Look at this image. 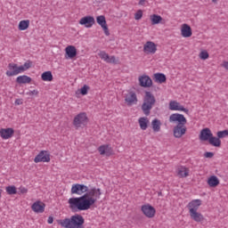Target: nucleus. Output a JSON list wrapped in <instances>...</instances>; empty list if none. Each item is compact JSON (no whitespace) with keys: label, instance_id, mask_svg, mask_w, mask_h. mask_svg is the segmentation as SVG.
<instances>
[{"label":"nucleus","instance_id":"f257e3e1","mask_svg":"<svg viewBox=\"0 0 228 228\" xmlns=\"http://www.w3.org/2000/svg\"><path fill=\"white\" fill-rule=\"evenodd\" d=\"M71 195H81L77 198H70L68 200L71 211H88L101 199V189L95 187L88 189V186L81 183H75L71 187Z\"/></svg>","mask_w":228,"mask_h":228},{"label":"nucleus","instance_id":"f03ea898","mask_svg":"<svg viewBox=\"0 0 228 228\" xmlns=\"http://www.w3.org/2000/svg\"><path fill=\"white\" fill-rule=\"evenodd\" d=\"M169 122H178L173 128V134L175 138H183L186 134V124L188 120L184 118V115L175 113L169 117Z\"/></svg>","mask_w":228,"mask_h":228},{"label":"nucleus","instance_id":"7ed1b4c3","mask_svg":"<svg viewBox=\"0 0 228 228\" xmlns=\"http://www.w3.org/2000/svg\"><path fill=\"white\" fill-rule=\"evenodd\" d=\"M58 224L63 228H85V217L81 214H75L70 217L60 219Z\"/></svg>","mask_w":228,"mask_h":228},{"label":"nucleus","instance_id":"20e7f679","mask_svg":"<svg viewBox=\"0 0 228 228\" xmlns=\"http://www.w3.org/2000/svg\"><path fill=\"white\" fill-rule=\"evenodd\" d=\"M156 106V97L152 93L146 91L143 96L142 104L141 106V110L142 113L149 117L151 115V110Z\"/></svg>","mask_w":228,"mask_h":228},{"label":"nucleus","instance_id":"39448f33","mask_svg":"<svg viewBox=\"0 0 228 228\" xmlns=\"http://www.w3.org/2000/svg\"><path fill=\"white\" fill-rule=\"evenodd\" d=\"M200 140L201 142H208L213 147H221L222 141L215 136L209 128H203L200 133Z\"/></svg>","mask_w":228,"mask_h":228},{"label":"nucleus","instance_id":"423d86ee","mask_svg":"<svg viewBox=\"0 0 228 228\" xmlns=\"http://www.w3.org/2000/svg\"><path fill=\"white\" fill-rule=\"evenodd\" d=\"M86 124H88V117L85 112L77 114L73 119V126H75L76 129H79V127H83Z\"/></svg>","mask_w":228,"mask_h":228},{"label":"nucleus","instance_id":"0eeeda50","mask_svg":"<svg viewBox=\"0 0 228 228\" xmlns=\"http://www.w3.org/2000/svg\"><path fill=\"white\" fill-rule=\"evenodd\" d=\"M124 99L127 106H134V104H137L138 102V96H136V93L131 90H128L126 94H125Z\"/></svg>","mask_w":228,"mask_h":228},{"label":"nucleus","instance_id":"6e6552de","mask_svg":"<svg viewBox=\"0 0 228 228\" xmlns=\"http://www.w3.org/2000/svg\"><path fill=\"white\" fill-rule=\"evenodd\" d=\"M51 161V154L47 151H41L34 159L35 163H49Z\"/></svg>","mask_w":228,"mask_h":228},{"label":"nucleus","instance_id":"1a4fd4ad","mask_svg":"<svg viewBox=\"0 0 228 228\" xmlns=\"http://www.w3.org/2000/svg\"><path fill=\"white\" fill-rule=\"evenodd\" d=\"M141 210L147 218H154L156 216V208L151 205H142Z\"/></svg>","mask_w":228,"mask_h":228},{"label":"nucleus","instance_id":"9d476101","mask_svg":"<svg viewBox=\"0 0 228 228\" xmlns=\"http://www.w3.org/2000/svg\"><path fill=\"white\" fill-rule=\"evenodd\" d=\"M158 51V48L156 46V44L152 41H148L143 46V53L146 54H155Z\"/></svg>","mask_w":228,"mask_h":228},{"label":"nucleus","instance_id":"9b49d317","mask_svg":"<svg viewBox=\"0 0 228 228\" xmlns=\"http://www.w3.org/2000/svg\"><path fill=\"white\" fill-rule=\"evenodd\" d=\"M98 152L101 156H113V148L110 144H103L98 148Z\"/></svg>","mask_w":228,"mask_h":228},{"label":"nucleus","instance_id":"f8f14e48","mask_svg":"<svg viewBox=\"0 0 228 228\" xmlns=\"http://www.w3.org/2000/svg\"><path fill=\"white\" fill-rule=\"evenodd\" d=\"M169 110H171L172 111H184V113H190V110L186 108H184V106L181 105L180 102H169Z\"/></svg>","mask_w":228,"mask_h":228},{"label":"nucleus","instance_id":"ddd939ff","mask_svg":"<svg viewBox=\"0 0 228 228\" xmlns=\"http://www.w3.org/2000/svg\"><path fill=\"white\" fill-rule=\"evenodd\" d=\"M96 22L102 28L106 37H110V29L108 28V24H106V17H104V15L98 16Z\"/></svg>","mask_w":228,"mask_h":228},{"label":"nucleus","instance_id":"4468645a","mask_svg":"<svg viewBox=\"0 0 228 228\" xmlns=\"http://www.w3.org/2000/svg\"><path fill=\"white\" fill-rule=\"evenodd\" d=\"M79 24H81V26H85V28H92V26L95 24V18L93 16H85L80 19Z\"/></svg>","mask_w":228,"mask_h":228},{"label":"nucleus","instance_id":"2eb2a0df","mask_svg":"<svg viewBox=\"0 0 228 228\" xmlns=\"http://www.w3.org/2000/svg\"><path fill=\"white\" fill-rule=\"evenodd\" d=\"M140 86L143 88H151L152 86V79L149 76L143 75L139 77Z\"/></svg>","mask_w":228,"mask_h":228},{"label":"nucleus","instance_id":"dca6fc26","mask_svg":"<svg viewBox=\"0 0 228 228\" xmlns=\"http://www.w3.org/2000/svg\"><path fill=\"white\" fill-rule=\"evenodd\" d=\"M15 130L13 128H2L0 129V136L3 140H8L13 136Z\"/></svg>","mask_w":228,"mask_h":228},{"label":"nucleus","instance_id":"f3484780","mask_svg":"<svg viewBox=\"0 0 228 228\" xmlns=\"http://www.w3.org/2000/svg\"><path fill=\"white\" fill-rule=\"evenodd\" d=\"M101 60L106 61V63H117V60L114 55L110 57V54L106 53V52L102 51L98 53Z\"/></svg>","mask_w":228,"mask_h":228},{"label":"nucleus","instance_id":"a211bd4d","mask_svg":"<svg viewBox=\"0 0 228 228\" xmlns=\"http://www.w3.org/2000/svg\"><path fill=\"white\" fill-rule=\"evenodd\" d=\"M202 205V200H193L187 205L189 209V213L193 211H199V208Z\"/></svg>","mask_w":228,"mask_h":228},{"label":"nucleus","instance_id":"6ab92c4d","mask_svg":"<svg viewBox=\"0 0 228 228\" xmlns=\"http://www.w3.org/2000/svg\"><path fill=\"white\" fill-rule=\"evenodd\" d=\"M31 209L34 213H44L45 211V204L42 201H36L32 204Z\"/></svg>","mask_w":228,"mask_h":228},{"label":"nucleus","instance_id":"aec40b11","mask_svg":"<svg viewBox=\"0 0 228 228\" xmlns=\"http://www.w3.org/2000/svg\"><path fill=\"white\" fill-rule=\"evenodd\" d=\"M66 51V59H70L76 58L77 56V49H76V46L74 45H69L65 48Z\"/></svg>","mask_w":228,"mask_h":228},{"label":"nucleus","instance_id":"412c9836","mask_svg":"<svg viewBox=\"0 0 228 228\" xmlns=\"http://www.w3.org/2000/svg\"><path fill=\"white\" fill-rule=\"evenodd\" d=\"M181 35L183 38H190L193 33L191 32V27L190 25L184 23L182 25Z\"/></svg>","mask_w":228,"mask_h":228},{"label":"nucleus","instance_id":"4be33fe9","mask_svg":"<svg viewBox=\"0 0 228 228\" xmlns=\"http://www.w3.org/2000/svg\"><path fill=\"white\" fill-rule=\"evenodd\" d=\"M8 69L6 71V76H8V77H12L13 76H18L19 75V71H18V65L15 63H9L8 64Z\"/></svg>","mask_w":228,"mask_h":228},{"label":"nucleus","instance_id":"5701e85b","mask_svg":"<svg viewBox=\"0 0 228 228\" xmlns=\"http://www.w3.org/2000/svg\"><path fill=\"white\" fill-rule=\"evenodd\" d=\"M177 175L181 178L188 177L190 175V169L184 166H181L177 168Z\"/></svg>","mask_w":228,"mask_h":228},{"label":"nucleus","instance_id":"b1692460","mask_svg":"<svg viewBox=\"0 0 228 228\" xmlns=\"http://www.w3.org/2000/svg\"><path fill=\"white\" fill-rule=\"evenodd\" d=\"M191 220L197 223L204 222V216L196 211L189 212Z\"/></svg>","mask_w":228,"mask_h":228},{"label":"nucleus","instance_id":"393cba45","mask_svg":"<svg viewBox=\"0 0 228 228\" xmlns=\"http://www.w3.org/2000/svg\"><path fill=\"white\" fill-rule=\"evenodd\" d=\"M208 184L210 188H216V186L220 184V180H218V177H216V175H211L208 179Z\"/></svg>","mask_w":228,"mask_h":228},{"label":"nucleus","instance_id":"a878e982","mask_svg":"<svg viewBox=\"0 0 228 228\" xmlns=\"http://www.w3.org/2000/svg\"><path fill=\"white\" fill-rule=\"evenodd\" d=\"M150 19L151 20V24L154 26L156 24H165V20L158 14H152L150 16Z\"/></svg>","mask_w":228,"mask_h":228},{"label":"nucleus","instance_id":"bb28decb","mask_svg":"<svg viewBox=\"0 0 228 228\" xmlns=\"http://www.w3.org/2000/svg\"><path fill=\"white\" fill-rule=\"evenodd\" d=\"M16 83L19 85H26L31 83V78L26 75L20 76L16 78Z\"/></svg>","mask_w":228,"mask_h":228},{"label":"nucleus","instance_id":"cd10ccee","mask_svg":"<svg viewBox=\"0 0 228 228\" xmlns=\"http://www.w3.org/2000/svg\"><path fill=\"white\" fill-rule=\"evenodd\" d=\"M138 122H139L140 128L142 131H145L147 129V127H149V118H145V117L140 118L138 119Z\"/></svg>","mask_w":228,"mask_h":228},{"label":"nucleus","instance_id":"c85d7f7f","mask_svg":"<svg viewBox=\"0 0 228 228\" xmlns=\"http://www.w3.org/2000/svg\"><path fill=\"white\" fill-rule=\"evenodd\" d=\"M151 126L154 133H159L161 131V121L159 119H153L151 122Z\"/></svg>","mask_w":228,"mask_h":228},{"label":"nucleus","instance_id":"c756f323","mask_svg":"<svg viewBox=\"0 0 228 228\" xmlns=\"http://www.w3.org/2000/svg\"><path fill=\"white\" fill-rule=\"evenodd\" d=\"M156 83H166L167 82V76L163 73H156L154 74Z\"/></svg>","mask_w":228,"mask_h":228},{"label":"nucleus","instance_id":"7c9ffc66","mask_svg":"<svg viewBox=\"0 0 228 228\" xmlns=\"http://www.w3.org/2000/svg\"><path fill=\"white\" fill-rule=\"evenodd\" d=\"M20 31H26L29 28V20H23L20 21L18 26Z\"/></svg>","mask_w":228,"mask_h":228},{"label":"nucleus","instance_id":"2f4dec72","mask_svg":"<svg viewBox=\"0 0 228 228\" xmlns=\"http://www.w3.org/2000/svg\"><path fill=\"white\" fill-rule=\"evenodd\" d=\"M41 78L43 81H53V73L51 71H45L41 75Z\"/></svg>","mask_w":228,"mask_h":228},{"label":"nucleus","instance_id":"473e14b6","mask_svg":"<svg viewBox=\"0 0 228 228\" xmlns=\"http://www.w3.org/2000/svg\"><path fill=\"white\" fill-rule=\"evenodd\" d=\"M5 191L8 193V195H16L17 187H15V185H9L5 188Z\"/></svg>","mask_w":228,"mask_h":228},{"label":"nucleus","instance_id":"72a5a7b5","mask_svg":"<svg viewBox=\"0 0 228 228\" xmlns=\"http://www.w3.org/2000/svg\"><path fill=\"white\" fill-rule=\"evenodd\" d=\"M225 136H228V130H224V131H219L217 132V137L218 140H220V138H225Z\"/></svg>","mask_w":228,"mask_h":228},{"label":"nucleus","instance_id":"f704fd0d","mask_svg":"<svg viewBox=\"0 0 228 228\" xmlns=\"http://www.w3.org/2000/svg\"><path fill=\"white\" fill-rule=\"evenodd\" d=\"M88 90H90V86L84 85V86L80 88L81 95H86L88 94Z\"/></svg>","mask_w":228,"mask_h":228},{"label":"nucleus","instance_id":"c9c22d12","mask_svg":"<svg viewBox=\"0 0 228 228\" xmlns=\"http://www.w3.org/2000/svg\"><path fill=\"white\" fill-rule=\"evenodd\" d=\"M143 17V12L142 10H138L134 14L135 20H140Z\"/></svg>","mask_w":228,"mask_h":228},{"label":"nucleus","instance_id":"e433bc0d","mask_svg":"<svg viewBox=\"0 0 228 228\" xmlns=\"http://www.w3.org/2000/svg\"><path fill=\"white\" fill-rule=\"evenodd\" d=\"M200 60H208V58H209V53H208V51H202L200 53Z\"/></svg>","mask_w":228,"mask_h":228},{"label":"nucleus","instance_id":"4c0bfd02","mask_svg":"<svg viewBox=\"0 0 228 228\" xmlns=\"http://www.w3.org/2000/svg\"><path fill=\"white\" fill-rule=\"evenodd\" d=\"M33 62H31V61H28L27 62H25L23 64V67L25 69V70H28V69H31V65Z\"/></svg>","mask_w":228,"mask_h":228},{"label":"nucleus","instance_id":"58836bf2","mask_svg":"<svg viewBox=\"0 0 228 228\" xmlns=\"http://www.w3.org/2000/svg\"><path fill=\"white\" fill-rule=\"evenodd\" d=\"M22 72H26V69L24 68V66H18V74H20Z\"/></svg>","mask_w":228,"mask_h":228},{"label":"nucleus","instance_id":"ea45409f","mask_svg":"<svg viewBox=\"0 0 228 228\" xmlns=\"http://www.w3.org/2000/svg\"><path fill=\"white\" fill-rule=\"evenodd\" d=\"M205 158H213V156H215V153L211 152V151H207L204 154Z\"/></svg>","mask_w":228,"mask_h":228},{"label":"nucleus","instance_id":"a19ab883","mask_svg":"<svg viewBox=\"0 0 228 228\" xmlns=\"http://www.w3.org/2000/svg\"><path fill=\"white\" fill-rule=\"evenodd\" d=\"M27 95H38V91L33 90L27 93Z\"/></svg>","mask_w":228,"mask_h":228},{"label":"nucleus","instance_id":"79ce46f5","mask_svg":"<svg viewBox=\"0 0 228 228\" xmlns=\"http://www.w3.org/2000/svg\"><path fill=\"white\" fill-rule=\"evenodd\" d=\"M19 191L20 193L24 194V193H28V189L26 187H20Z\"/></svg>","mask_w":228,"mask_h":228},{"label":"nucleus","instance_id":"37998d69","mask_svg":"<svg viewBox=\"0 0 228 228\" xmlns=\"http://www.w3.org/2000/svg\"><path fill=\"white\" fill-rule=\"evenodd\" d=\"M53 222H54V218H53V216H49L48 220H47V223L48 224H53Z\"/></svg>","mask_w":228,"mask_h":228},{"label":"nucleus","instance_id":"c03bdc74","mask_svg":"<svg viewBox=\"0 0 228 228\" xmlns=\"http://www.w3.org/2000/svg\"><path fill=\"white\" fill-rule=\"evenodd\" d=\"M139 4H140L141 6H143V4H145V0H140V1H139Z\"/></svg>","mask_w":228,"mask_h":228},{"label":"nucleus","instance_id":"a18cd8bd","mask_svg":"<svg viewBox=\"0 0 228 228\" xmlns=\"http://www.w3.org/2000/svg\"><path fill=\"white\" fill-rule=\"evenodd\" d=\"M224 69H226V70H228V61H225L224 63Z\"/></svg>","mask_w":228,"mask_h":228},{"label":"nucleus","instance_id":"49530a36","mask_svg":"<svg viewBox=\"0 0 228 228\" xmlns=\"http://www.w3.org/2000/svg\"><path fill=\"white\" fill-rule=\"evenodd\" d=\"M15 104L19 105V104H22V102H20V100L17 99V100L15 101Z\"/></svg>","mask_w":228,"mask_h":228},{"label":"nucleus","instance_id":"de8ad7c7","mask_svg":"<svg viewBox=\"0 0 228 228\" xmlns=\"http://www.w3.org/2000/svg\"><path fill=\"white\" fill-rule=\"evenodd\" d=\"M212 3H216V0H212Z\"/></svg>","mask_w":228,"mask_h":228}]
</instances>
